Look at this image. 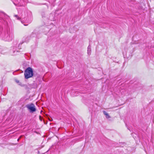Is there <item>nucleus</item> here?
Segmentation results:
<instances>
[{"label":"nucleus","instance_id":"1","mask_svg":"<svg viewBox=\"0 0 154 154\" xmlns=\"http://www.w3.org/2000/svg\"><path fill=\"white\" fill-rule=\"evenodd\" d=\"M24 75L26 79L32 77L33 76V70L32 68L29 67L27 68L24 72Z\"/></svg>","mask_w":154,"mask_h":154},{"label":"nucleus","instance_id":"2","mask_svg":"<svg viewBox=\"0 0 154 154\" xmlns=\"http://www.w3.org/2000/svg\"><path fill=\"white\" fill-rule=\"evenodd\" d=\"M26 107L31 112H33L36 110L35 106L32 103L28 104L26 105Z\"/></svg>","mask_w":154,"mask_h":154},{"label":"nucleus","instance_id":"3","mask_svg":"<svg viewBox=\"0 0 154 154\" xmlns=\"http://www.w3.org/2000/svg\"><path fill=\"white\" fill-rule=\"evenodd\" d=\"M39 119L41 121L43 122V123L45 124H46L47 123H46L44 120V119H43V117H42V116H39Z\"/></svg>","mask_w":154,"mask_h":154},{"label":"nucleus","instance_id":"4","mask_svg":"<svg viewBox=\"0 0 154 154\" xmlns=\"http://www.w3.org/2000/svg\"><path fill=\"white\" fill-rule=\"evenodd\" d=\"M103 113L104 114V115L106 116V118L108 119L110 117L109 114L108 113H107L105 111H103Z\"/></svg>","mask_w":154,"mask_h":154},{"label":"nucleus","instance_id":"5","mask_svg":"<svg viewBox=\"0 0 154 154\" xmlns=\"http://www.w3.org/2000/svg\"><path fill=\"white\" fill-rule=\"evenodd\" d=\"M89 49H90V48H89V47L88 46V55H90L91 54V52H90L91 50H90Z\"/></svg>","mask_w":154,"mask_h":154},{"label":"nucleus","instance_id":"6","mask_svg":"<svg viewBox=\"0 0 154 154\" xmlns=\"http://www.w3.org/2000/svg\"><path fill=\"white\" fill-rule=\"evenodd\" d=\"M21 136L20 137V138H19V139H18V140H19V139H20V138H21Z\"/></svg>","mask_w":154,"mask_h":154},{"label":"nucleus","instance_id":"7","mask_svg":"<svg viewBox=\"0 0 154 154\" xmlns=\"http://www.w3.org/2000/svg\"><path fill=\"white\" fill-rule=\"evenodd\" d=\"M48 119H49V121H51V119H50L49 118H48Z\"/></svg>","mask_w":154,"mask_h":154},{"label":"nucleus","instance_id":"8","mask_svg":"<svg viewBox=\"0 0 154 154\" xmlns=\"http://www.w3.org/2000/svg\"><path fill=\"white\" fill-rule=\"evenodd\" d=\"M42 112H43V111H42V110H41V113H42Z\"/></svg>","mask_w":154,"mask_h":154},{"label":"nucleus","instance_id":"9","mask_svg":"<svg viewBox=\"0 0 154 154\" xmlns=\"http://www.w3.org/2000/svg\"><path fill=\"white\" fill-rule=\"evenodd\" d=\"M17 19H20L19 18V17H18V18H17Z\"/></svg>","mask_w":154,"mask_h":154},{"label":"nucleus","instance_id":"10","mask_svg":"<svg viewBox=\"0 0 154 154\" xmlns=\"http://www.w3.org/2000/svg\"><path fill=\"white\" fill-rule=\"evenodd\" d=\"M15 16H16V17H17V15H15Z\"/></svg>","mask_w":154,"mask_h":154},{"label":"nucleus","instance_id":"11","mask_svg":"<svg viewBox=\"0 0 154 154\" xmlns=\"http://www.w3.org/2000/svg\"><path fill=\"white\" fill-rule=\"evenodd\" d=\"M24 25L26 26H27V25L25 24V25Z\"/></svg>","mask_w":154,"mask_h":154},{"label":"nucleus","instance_id":"12","mask_svg":"<svg viewBox=\"0 0 154 154\" xmlns=\"http://www.w3.org/2000/svg\"><path fill=\"white\" fill-rule=\"evenodd\" d=\"M46 116H47V117H48V115H47Z\"/></svg>","mask_w":154,"mask_h":154}]
</instances>
